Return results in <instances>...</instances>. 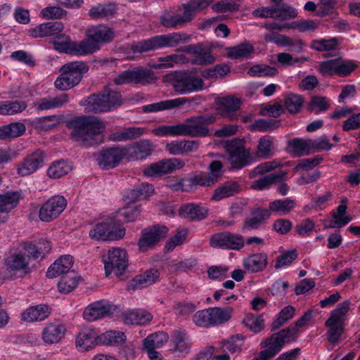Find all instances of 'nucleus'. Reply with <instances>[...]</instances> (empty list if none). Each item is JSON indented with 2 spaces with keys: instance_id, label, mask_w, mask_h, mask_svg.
<instances>
[{
  "instance_id": "1",
  "label": "nucleus",
  "mask_w": 360,
  "mask_h": 360,
  "mask_svg": "<svg viewBox=\"0 0 360 360\" xmlns=\"http://www.w3.org/2000/svg\"><path fill=\"white\" fill-rule=\"evenodd\" d=\"M114 37L108 28H95L87 32L86 37L81 41H72L65 34H57L53 41L55 49L75 56L92 53L100 49L103 44L110 42Z\"/></svg>"
},
{
  "instance_id": "2",
  "label": "nucleus",
  "mask_w": 360,
  "mask_h": 360,
  "mask_svg": "<svg viewBox=\"0 0 360 360\" xmlns=\"http://www.w3.org/2000/svg\"><path fill=\"white\" fill-rule=\"evenodd\" d=\"M66 126L71 130V139L85 148L97 145L98 136L105 128L100 120L93 116L75 117Z\"/></svg>"
},
{
  "instance_id": "3",
  "label": "nucleus",
  "mask_w": 360,
  "mask_h": 360,
  "mask_svg": "<svg viewBox=\"0 0 360 360\" xmlns=\"http://www.w3.org/2000/svg\"><path fill=\"white\" fill-rule=\"evenodd\" d=\"M212 1L213 0H191L186 4H182L178 7L179 11H183L181 15L165 11L160 17V23L169 29L182 27L193 20L197 11L206 8Z\"/></svg>"
},
{
  "instance_id": "4",
  "label": "nucleus",
  "mask_w": 360,
  "mask_h": 360,
  "mask_svg": "<svg viewBox=\"0 0 360 360\" xmlns=\"http://www.w3.org/2000/svg\"><path fill=\"white\" fill-rule=\"evenodd\" d=\"M191 39V36L187 33L172 32L134 42L129 45V49L134 54H142L165 47L174 48L189 42Z\"/></svg>"
},
{
  "instance_id": "5",
  "label": "nucleus",
  "mask_w": 360,
  "mask_h": 360,
  "mask_svg": "<svg viewBox=\"0 0 360 360\" xmlns=\"http://www.w3.org/2000/svg\"><path fill=\"white\" fill-rule=\"evenodd\" d=\"M79 104L84 107L88 112H105L110 111L122 104V96L120 92L109 89L100 94H94L82 99Z\"/></svg>"
},
{
  "instance_id": "6",
  "label": "nucleus",
  "mask_w": 360,
  "mask_h": 360,
  "mask_svg": "<svg viewBox=\"0 0 360 360\" xmlns=\"http://www.w3.org/2000/svg\"><path fill=\"white\" fill-rule=\"evenodd\" d=\"M88 70V65L83 61L66 63L60 68V75L56 79L54 85L61 91L70 89L79 84L83 75Z\"/></svg>"
},
{
  "instance_id": "7",
  "label": "nucleus",
  "mask_w": 360,
  "mask_h": 360,
  "mask_svg": "<svg viewBox=\"0 0 360 360\" xmlns=\"http://www.w3.org/2000/svg\"><path fill=\"white\" fill-rule=\"evenodd\" d=\"M157 77L154 72L146 67L137 66L120 72L113 79L116 85L141 84L146 85L155 82Z\"/></svg>"
},
{
  "instance_id": "8",
  "label": "nucleus",
  "mask_w": 360,
  "mask_h": 360,
  "mask_svg": "<svg viewBox=\"0 0 360 360\" xmlns=\"http://www.w3.org/2000/svg\"><path fill=\"white\" fill-rule=\"evenodd\" d=\"M125 235V229L117 223L115 217H110L105 221L94 225L89 231L91 239L102 241H112L122 238Z\"/></svg>"
},
{
  "instance_id": "9",
  "label": "nucleus",
  "mask_w": 360,
  "mask_h": 360,
  "mask_svg": "<svg viewBox=\"0 0 360 360\" xmlns=\"http://www.w3.org/2000/svg\"><path fill=\"white\" fill-rule=\"evenodd\" d=\"M213 115H202L188 118L184 123L179 124L180 136L205 137L209 134L207 125L215 122Z\"/></svg>"
},
{
  "instance_id": "10",
  "label": "nucleus",
  "mask_w": 360,
  "mask_h": 360,
  "mask_svg": "<svg viewBox=\"0 0 360 360\" xmlns=\"http://www.w3.org/2000/svg\"><path fill=\"white\" fill-rule=\"evenodd\" d=\"M244 144L245 141L239 139L227 141L225 143L232 169H240L250 163V151L245 148Z\"/></svg>"
},
{
  "instance_id": "11",
  "label": "nucleus",
  "mask_w": 360,
  "mask_h": 360,
  "mask_svg": "<svg viewBox=\"0 0 360 360\" xmlns=\"http://www.w3.org/2000/svg\"><path fill=\"white\" fill-rule=\"evenodd\" d=\"M102 261L106 276H109L112 271H115L117 275H121L128 266L127 253L120 248L110 249L106 255H103Z\"/></svg>"
},
{
  "instance_id": "12",
  "label": "nucleus",
  "mask_w": 360,
  "mask_h": 360,
  "mask_svg": "<svg viewBox=\"0 0 360 360\" xmlns=\"http://www.w3.org/2000/svg\"><path fill=\"white\" fill-rule=\"evenodd\" d=\"M172 86L176 92L184 94L202 90L204 82L200 77L185 72H179L174 75Z\"/></svg>"
},
{
  "instance_id": "13",
  "label": "nucleus",
  "mask_w": 360,
  "mask_h": 360,
  "mask_svg": "<svg viewBox=\"0 0 360 360\" xmlns=\"http://www.w3.org/2000/svg\"><path fill=\"white\" fill-rule=\"evenodd\" d=\"M210 245L214 248L240 250L244 247L245 240L240 234L223 231L211 236Z\"/></svg>"
},
{
  "instance_id": "14",
  "label": "nucleus",
  "mask_w": 360,
  "mask_h": 360,
  "mask_svg": "<svg viewBox=\"0 0 360 360\" xmlns=\"http://www.w3.org/2000/svg\"><path fill=\"white\" fill-rule=\"evenodd\" d=\"M167 227L159 224L144 229L141 231V236L138 242L139 250L146 252L153 248L156 244L167 236Z\"/></svg>"
},
{
  "instance_id": "15",
  "label": "nucleus",
  "mask_w": 360,
  "mask_h": 360,
  "mask_svg": "<svg viewBox=\"0 0 360 360\" xmlns=\"http://www.w3.org/2000/svg\"><path fill=\"white\" fill-rule=\"evenodd\" d=\"M66 206L67 200L63 195L52 196L40 207L39 217L42 221H51L63 212Z\"/></svg>"
},
{
  "instance_id": "16",
  "label": "nucleus",
  "mask_w": 360,
  "mask_h": 360,
  "mask_svg": "<svg viewBox=\"0 0 360 360\" xmlns=\"http://www.w3.org/2000/svg\"><path fill=\"white\" fill-rule=\"evenodd\" d=\"M125 157V148L123 146H116L102 150L98 154L97 161L101 168L110 169L116 167Z\"/></svg>"
},
{
  "instance_id": "17",
  "label": "nucleus",
  "mask_w": 360,
  "mask_h": 360,
  "mask_svg": "<svg viewBox=\"0 0 360 360\" xmlns=\"http://www.w3.org/2000/svg\"><path fill=\"white\" fill-rule=\"evenodd\" d=\"M44 153L37 149L27 154L23 160L18 164L17 174L20 176H26L35 172L43 167Z\"/></svg>"
},
{
  "instance_id": "18",
  "label": "nucleus",
  "mask_w": 360,
  "mask_h": 360,
  "mask_svg": "<svg viewBox=\"0 0 360 360\" xmlns=\"http://www.w3.org/2000/svg\"><path fill=\"white\" fill-rule=\"evenodd\" d=\"M185 162L179 158L165 159L158 162L150 164L146 167L143 173L148 176L171 173L176 169L182 168Z\"/></svg>"
},
{
  "instance_id": "19",
  "label": "nucleus",
  "mask_w": 360,
  "mask_h": 360,
  "mask_svg": "<svg viewBox=\"0 0 360 360\" xmlns=\"http://www.w3.org/2000/svg\"><path fill=\"white\" fill-rule=\"evenodd\" d=\"M124 148L126 157L129 160H143L151 155L154 145L148 139H142Z\"/></svg>"
},
{
  "instance_id": "20",
  "label": "nucleus",
  "mask_w": 360,
  "mask_h": 360,
  "mask_svg": "<svg viewBox=\"0 0 360 360\" xmlns=\"http://www.w3.org/2000/svg\"><path fill=\"white\" fill-rule=\"evenodd\" d=\"M170 350L178 357H184L191 352V342L184 330H175L171 334Z\"/></svg>"
},
{
  "instance_id": "21",
  "label": "nucleus",
  "mask_w": 360,
  "mask_h": 360,
  "mask_svg": "<svg viewBox=\"0 0 360 360\" xmlns=\"http://www.w3.org/2000/svg\"><path fill=\"white\" fill-rule=\"evenodd\" d=\"M22 247L24 250L22 254L26 257L28 262L39 258L43 259L52 248L51 242L44 238L39 239L34 243L28 241L25 242Z\"/></svg>"
},
{
  "instance_id": "22",
  "label": "nucleus",
  "mask_w": 360,
  "mask_h": 360,
  "mask_svg": "<svg viewBox=\"0 0 360 360\" xmlns=\"http://www.w3.org/2000/svg\"><path fill=\"white\" fill-rule=\"evenodd\" d=\"M176 51L194 54L195 58L191 60L193 65H205L212 64L215 61V58L210 51H205L201 44L188 45L178 49Z\"/></svg>"
},
{
  "instance_id": "23",
  "label": "nucleus",
  "mask_w": 360,
  "mask_h": 360,
  "mask_svg": "<svg viewBox=\"0 0 360 360\" xmlns=\"http://www.w3.org/2000/svg\"><path fill=\"white\" fill-rule=\"evenodd\" d=\"M6 265L8 270L18 274L19 277H25L33 270L26 257L22 252L15 253L8 257L6 260Z\"/></svg>"
},
{
  "instance_id": "24",
  "label": "nucleus",
  "mask_w": 360,
  "mask_h": 360,
  "mask_svg": "<svg viewBox=\"0 0 360 360\" xmlns=\"http://www.w3.org/2000/svg\"><path fill=\"white\" fill-rule=\"evenodd\" d=\"M241 101L233 96L221 98L217 102V110L224 117L230 120L238 119L237 112L239 110Z\"/></svg>"
},
{
  "instance_id": "25",
  "label": "nucleus",
  "mask_w": 360,
  "mask_h": 360,
  "mask_svg": "<svg viewBox=\"0 0 360 360\" xmlns=\"http://www.w3.org/2000/svg\"><path fill=\"white\" fill-rule=\"evenodd\" d=\"M208 212L209 210L206 207L195 203L182 205L179 210V214L181 217L193 221L205 219Z\"/></svg>"
},
{
  "instance_id": "26",
  "label": "nucleus",
  "mask_w": 360,
  "mask_h": 360,
  "mask_svg": "<svg viewBox=\"0 0 360 360\" xmlns=\"http://www.w3.org/2000/svg\"><path fill=\"white\" fill-rule=\"evenodd\" d=\"M111 306L101 300L89 304L83 313V317L88 321H94L102 319L110 313Z\"/></svg>"
},
{
  "instance_id": "27",
  "label": "nucleus",
  "mask_w": 360,
  "mask_h": 360,
  "mask_svg": "<svg viewBox=\"0 0 360 360\" xmlns=\"http://www.w3.org/2000/svg\"><path fill=\"white\" fill-rule=\"evenodd\" d=\"M267 264L268 257L264 252L252 254L243 261V267L250 273L262 271L266 267Z\"/></svg>"
},
{
  "instance_id": "28",
  "label": "nucleus",
  "mask_w": 360,
  "mask_h": 360,
  "mask_svg": "<svg viewBox=\"0 0 360 360\" xmlns=\"http://www.w3.org/2000/svg\"><path fill=\"white\" fill-rule=\"evenodd\" d=\"M73 265V259L70 255L61 256L52 264L46 271V276L49 278H56L61 274L70 272Z\"/></svg>"
},
{
  "instance_id": "29",
  "label": "nucleus",
  "mask_w": 360,
  "mask_h": 360,
  "mask_svg": "<svg viewBox=\"0 0 360 360\" xmlns=\"http://www.w3.org/2000/svg\"><path fill=\"white\" fill-rule=\"evenodd\" d=\"M51 314L49 306L39 304L27 308L21 314V319L26 322L41 321L48 318Z\"/></svg>"
},
{
  "instance_id": "30",
  "label": "nucleus",
  "mask_w": 360,
  "mask_h": 360,
  "mask_svg": "<svg viewBox=\"0 0 360 360\" xmlns=\"http://www.w3.org/2000/svg\"><path fill=\"white\" fill-rule=\"evenodd\" d=\"M160 277L157 269H150L143 274L137 275L130 281L128 288L131 289L143 288L155 283Z\"/></svg>"
},
{
  "instance_id": "31",
  "label": "nucleus",
  "mask_w": 360,
  "mask_h": 360,
  "mask_svg": "<svg viewBox=\"0 0 360 360\" xmlns=\"http://www.w3.org/2000/svg\"><path fill=\"white\" fill-rule=\"evenodd\" d=\"M63 29V25L60 22H49L36 26L31 29L30 35L34 38L45 37L57 35Z\"/></svg>"
},
{
  "instance_id": "32",
  "label": "nucleus",
  "mask_w": 360,
  "mask_h": 360,
  "mask_svg": "<svg viewBox=\"0 0 360 360\" xmlns=\"http://www.w3.org/2000/svg\"><path fill=\"white\" fill-rule=\"evenodd\" d=\"M98 335L94 329H85L77 336L76 345L82 352L92 349L98 343Z\"/></svg>"
},
{
  "instance_id": "33",
  "label": "nucleus",
  "mask_w": 360,
  "mask_h": 360,
  "mask_svg": "<svg viewBox=\"0 0 360 360\" xmlns=\"http://www.w3.org/2000/svg\"><path fill=\"white\" fill-rule=\"evenodd\" d=\"M250 215L251 217L245 220L244 227L248 229H257L271 217V214L269 207L267 209L255 207L251 209Z\"/></svg>"
},
{
  "instance_id": "34",
  "label": "nucleus",
  "mask_w": 360,
  "mask_h": 360,
  "mask_svg": "<svg viewBox=\"0 0 360 360\" xmlns=\"http://www.w3.org/2000/svg\"><path fill=\"white\" fill-rule=\"evenodd\" d=\"M312 139L294 138L288 142V151L294 156L300 157L312 152Z\"/></svg>"
},
{
  "instance_id": "35",
  "label": "nucleus",
  "mask_w": 360,
  "mask_h": 360,
  "mask_svg": "<svg viewBox=\"0 0 360 360\" xmlns=\"http://www.w3.org/2000/svg\"><path fill=\"white\" fill-rule=\"evenodd\" d=\"M22 198V192L19 191H10L0 194V211L9 212L18 206Z\"/></svg>"
},
{
  "instance_id": "36",
  "label": "nucleus",
  "mask_w": 360,
  "mask_h": 360,
  "mask_svg": "<svg viewBox=\"0 0 360 360\" xmlns=\"http://www.w3.org/2000/svg\"><path fill=\"white\" fill-rule=\"evenodd\" d=\"M65 328L61 324L51 323L44 328L42 339L46 343L58 342L65 335Z\"/></svg>"
},
{
  "instance_id": "37",
  "label": "nucleus",
  "mask_w": 360,
  "mask_h": 360,
  "mask_svg": "<svg viewBox=\"0 0 360 360\" xmlns=\"http://www.w3.org/2000/svg\"><path fill=\"white\" fill-rule=\"evenodd\" d=\"M287 172H281L278 174H269L255 181L252 184V188L259 191H263L269 188L271 185L285 180L287 178Z\"/></svg>"
},
{
  "instance_id": "38",
  "label": "nucleus",
  "mask_w": 360,
  "mask_h": 360,
  "mask_svg": "<svg viewBox=\"0 0 360 360\" xmlns=\"http://www.w3.org/2000/svg\"><path fill=\"white\" fill-rule=\"evenodd\" d=\"M117 11L115 4H98L89 11V16L93 19L108 18L113 16Z\"/></svg>"
},
{
  "instance_id": "39",
  "label": "nucleus",
  "mask_w": 360,
  "mask_h": 360,
  "mask_svg": "<svg viewBox=\"0 0 360 360\" xmlns=\"http://www.w3.org/2000/svg\"><path fill=\"white\" fill-rule=\"evenodd\" d=\"M288 334H289L288 330H281L272 334L264 340V346L277 354L282 349L285 342H288L286 339Z\"/></svg>"
},
{
  "instance_id": "40",
  "label": "nucleus",
  "mask_w": 360,
  "mask_h": 360,
  "mask_svg": "<svg viewBox=\"0 0 360 360\" xmlns=\"http://www.w3.org/2000/svg\"><path fill=\"white\" fill-rule=\"evenodd\" d=\"M143 128L131 127L117 131L110 135V140L117 142H124L137 139L143 135Z\"/></svg>"
},
{
  "instance_id": "41",
  "label": "nucleus",
  "mask_w": 360,
  "mask_h": 360,
  "mask_svg": "<svg viewBox=\"0 0 360 360\" xmlns=\"http://www.w3.org/2000/svg\"><path fill=\"white\" fill-rule=\"evenodd\" d=\"M295 206V202L291 198L274 200L269 203V209L271 214L276 213L281 216L289 214Z\"/></svg>"
},
{
  "instance_id": "42",
  "label": "nucleus",
  "mask_w": 360,
  "mask_h": 360,
  "mask_svg": "<svg viewBox=\"0 0 360 360\" xmlns=\"http://www.w3.org/2000/svg\"><path fill=\"white\" fill-rule=\"evenodd\" d=\"M153 319V316L143 309H136L127 313L124 316V322L126 324L146 325Z\"/></svg>"
},
{
  "instance_id": "43",
  "label": "nucleus",
  "mask_w": 360,
  "mask_h": 360,
  "mask_svg": "<svg viewBox=\"0 0 360 360\" xmlns=\"http://www.w3.org/2000/svg\"><path fill=\"white\" fill-rule=\"evenodd\" d=\"M181 98L162 101L158 103H154L143 105L142 110L144 112H153L163 110L172 109L184 104Z\"/></svg>"
},
{
  "instance_id": "44",
  "label": "nucleus",
  "mask_w": 360,
  "mask_h": 360,
  "mask_svg": "<svg viewBox=\"0 0 360 360\" xmlns=\"http://www.w3.org/2000/svg\"><path fill=\"white\" fill-rule=\"evenodd\" d=\"M154 191V187L150 184H141L135 186L129 193L127 198L130 202L142 200L147 198Z\"/></svg>"
},
{
  "instance_id": "45",
  "label": "nucleus",
  "mask_w": 360,
  "mask_h": 360,
  "mask_svg": "<svg viewBox=\"0 0 360 360\" xmlns=\"http://www.w3.org/2000/svg\"><path fill=\"white\" fill-rule=\"evenodd\" d=\"M215 177L207 176L206 174H200L191 176H186L184 181L188 186V191L198 186H210L214 184Z\"/></svg>"
},
{
  "instance_id": "46",
  "label": "nucleus",
  "mask_w": 360,
  "mask_h": 360,
  "mask_svg": "<svg viewBox=\"0 0 360 360\" xmlns=\"http://www.w3.org/2000/svg\"><path fill=\"white\" fill-rule=\"evenodd\" d=\"M77 278V274L73 271L63 275L58 284V290L65 294L70 292L78 284Z\"/></svg>"
},
{
  "instance_id": "47",
  "label": "nucleus",
  "mask_w": 360,
  "mask_h": 360,
  "mask_svg": "<svg viewBox=\"0 0 360 360\" xmlns=\"http://www.w3.org/2000/svg\"><path fill=\"white\" fill-rule=\"evenodd\" d=\"M72 170V165L65 160H59L54 162L47 170L49 177L53 179L60 178L68 174Z\"/></svg>"
},
{
  "instance_id": "48",
  "label": "nucleus",
  "mask_w": 360,
  "mask_h": 360,
  "mask_svg": "<svg viewBox=\"0 0 360 360\" xmlns=\"http://www.w3.org/2000/svg\"><path fill=\"white\" fill-rule=\"evenodd\" d=\"M239 191V186L236 182L229 181L218 187L212 196V199L220 200L222 198L233 195Z\"/></svg>"
},
{
  "instance_id": "49",
  "label": "nucleus",
  "mask_w": 360,
  "mask_h": 360,
  "mask_svg": "<svg viewBox=\"0 0 360 360\" xmlns=\"http://www.w3.org/2000/svg\"><path fill=\"white\" fill-rule=\"evenodd\" d=\"M253 46L248 43H243L228 49V56L233 59L248 58L253 52Z\"/></svg>"
},
{
  "instance_id": "50",
  "label": "nucleus",
  "mask_w": 360,
  "mask_h": 360,
  "mask_svg": "<svg viewBox=\"0 0 360 360\" xmlns=\"http://www.w3.org/2000/svg\"><path fill=\"white\" fill-rule=\"evenodd\" d=\"M329 99L325 96H313L309 103L307 109L309 112L318 115L319 112H326L330 108Z\"/></svg>"
},
{
  "instance_id": "51",
  "label": "nucleus",
  "mask_w": 360,
  "mask_h": 360,
  "mask_svg": "<svg viewBox=\"0 0 360 360\" xmlns=\"http://www.w3.org/2000/svg\"><path fill=\"white\" fill-rule=\"evenodd\" d=\"M141 212L140 207L139 206H127L119 210L117 214L113 215L117 219V223L122 220L126 222H131L135 221L139 216Z\"/></svg>"
},
{
  "instance_id": "52",
  "label": "nucleus",
  "mask_w": 360,
  "mask_h": 360,
  "mask_svg": "<svg viewBox=\"0 0 360 360\" xmlns=\"http://www.w3.org/2000/svg\"><path fill=\"white\" fill-rule=\"evenodd\" d=\"M212 325L220 324L229 320L233 312V308L230 307L221 308H210Z\"/></svg>"
},
{
  "instance_id": "53",
  "label": "nucleus",
  "mask_w": 360,
  "mask_h": 360,
  "mask_svg": "<svg viewBox=\"0 0 360 360\" xmlns=\"http://www.w3.org/2000/svg\"><path fill=\"white\" fill-rule=\"evenodd\" d=\"M304 103L302 96L295 94H289L285 98L284 105L286 110L291 114H296L301 110Z\"/></svg>"
},
{
  "instance_id": "54",
  "label": "nucleus",
  "mask_w": 360,
  "mask_h": 360,
  "mask_svg": "<svg viewBox=\"0 0 360 360\" xmlns=\"http://www.w3.org/2000/svg\"><path fill=\"white\" fill-rule=\"evenodd\" d=\"M168 339L169 335L163 331L155 333L144 339L143 347H154L158 348L167 342Z\"/></svg>"
},
{
  "instance_id": "55",
  "label": "nucleus",
  "mask_w": 360,
  "mask_h": 360,
  "mask_svg": "<svg viewBox=\"0 0 360 360\" xmlns=\"http://www.w3.org/2000/svg\"><path fill=\"white\" fill-rule=\"evenodd\" d=\"M244 337L241 334H236L231 336L226 340L223 341V350L228 351L231 353H235L240 350L243 346Z\"/></svg>"
},
{
  "instance_id": "56",
  "label": "nucleus",
  "mask_w": 360,
  "mask_h": 360,
  "mask_svg": "<svg viewBox=\"0 0 360 360\" xmlns=\"http://www.w3.org/2000/svg\"><path fill=\"white\" fill-rule=\"evenodd\" d=\"M245 326L255 333H258L264 328V320L262 315L248 314L243 320Z\"/></svg>"
},
{
  "instance_id": "57",
  "label": "nucleus",
  "mask_w": 360,
  "mask_h": 360,
  "mask_svg": "<svg viewBox=\"0 0 360 360\" xmlns=\"http://www.w3.org/2000/svg\"><path fill=\"white\" fill-rule=\"evenodd\" d=\"M281 126V121L274 119H259L255 120L252 127L259 131H270L278 129Z\"/></svg>"
},
{
  "instance_id": "58",
  "label": "nucleus",
  "mask_w": 360,
  "mask_h": 360,
  "mask_svg": "<svg viewBox=\"0 0 360 360\" xmlns=\"http://www.w3.org/2000/svg\"><path fill=\"white\" fill-rule=\"evenodd\" d=\"M248 73L253 77H272L278 74V70L275 67L255 65L250 69Z\"/></svg>"
},
{
  "instance_id": "59",
  "label": "nucleus",
  "mask_w": 360,
  "mask_h": 360,
  "mask_svg": "<svg viewBox=\"0 0 360 360\" xmlns=\"http://www.w3.org/2000/svg\"><path fill=\"white\" fill-rule=\"evenodd\" d=\"M273 142L270 136H264L259 139L257 150L259 155L264 158H268L273 155Z\"/></svg>"
},
{
  "instance_id": "60",
  "label": "nucleus",
  "mask_w": 360,
  "mask_h": 360,
  "mask_svg": "<svg viewBox=\"0 0 360 360\" xmlns=\"http://www.w3.org/2000/svg\"><path fill=\"white\" fill-rule=\"evenodd\" d=\"M338 41L335 38L329 39L314 40L311 42V47L318 51H333L336 49Z\"/></svg>"
},
{
  "instance_id": "61",
  "label": "nucleus",
  "mask_w": 360,
  "mask_h": 360,
  "mask_svg": "<svg viewBox=\"0 0 360 360\" xmlns=\"http://www.w3.org/2000/svg\"><path fill=\"white\" fill-rule=\"evenodd\" d=\"M298 254L296 250H291L285 252L276 257L275 269H279L285 266L290 265L297 257Z\"/></svg>"
},
{
  "instance_id": "62",
  "label": "nucleus",
  "mask_w": 360,
  "mask_h": 360,
  "mask_svg": "<svg viewBox=\"0 0 360 360\" xmlns=\"http://www.w3.org/2000/svg\"><path fill=\"white\" fill-rule=\"evenodd\" d=\"M193 322L198 326L200 327H210L212 325L211 313L210 308L207 309L200 310L197 311L193 317Z\"/></svg>"
},
{
  "instance_id": "63",
  "label": "nucleus",
  "mask_w": 360,
  "mask_h": 360,
  "mask_svg": "<svg viewBox=\"0 0 360 360\" xmlns=\"http://www.w3.org/2000/svg\"><path fill=\"white\" fill-rule=\"evenodd\" d=\"M184 58V56L176 54L160 57L158 58L159 63L153 64V67L155 69L171 68L174 63L182 61Z\"/></svg>"
},
{
  "instance_id": "64",
  "label": "nucleus",
  "mask_w": 360,
  "mask_h": 360,
  "mask_svg": "<svg viewBox=\"0 0 360 360\" xmlns=\"http://www.w3.org/2000/svg\"><path fill=\"white\" fill-rule=\"evenodd\" d=\"M297 15V11L288 4H283L280 6L276 7V18L284 20L294 18Z\"/></svg>"
}]
</instances>
